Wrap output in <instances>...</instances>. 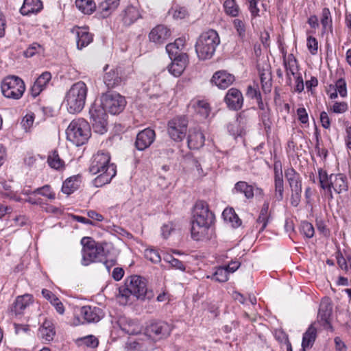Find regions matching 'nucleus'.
Segmentation results:
<instances>
[{
  "label": "nucleus",
  "mask_w": 351,
  "mask_h": 351,
  "mask_svg": "<svg viewBox=\"0 0 351 351\" xmlns=\"http://www.w3.org/2000/svg\"><path fill=\"white\" fill-rule=\"evenodd\" d=\"M214 219L215 215L209 210L207 203L204 201L197 202L191 223V237L195 241L208 239L209 229Z\"/></svg>",
  "instance_id": "f03ea898"
},
{
  "label": "nucleus",
  "mask_w": 351,
  "mask_h": 351,
  "mask_svg": "<svg viewBox=\"0 0 351 351\" xmlns=\"http://www.w3.org/2000/svg\"><path fill=\"white\" fill-rule=\"evenodd\" d=\"M76 43L78 49L88 45V31L86 27H78L76 32Z\"/></svg>",
  "instance_id": "ea45409f"
},
{
  "label": "nucleus",
  "mask_w": 351,
  "mask_h": 351,
  "mask_svg": "<svg viewBox=\"0 0 351 351\" xmlns=\"http://www.w3.org/2000/svg\"><path fill=\"white\" fill-rule=\"evenodd\" d=\"M337 258L338 265L346 272L351 274V257L349 256L346 259L342 254H339Z\"/></svg>",
  "instance_id": "8fccbe9b"
},
{
  "label": "nucleus",
  "mask_w": 351,
  "mask_h": 351,
  "mask_svg": "<svg viewBox=\"0 0 351 351\" xmlns=\"http://www.w3.org/2000/svg\"><path fill=\"white\" fill-rule=\"evenodd\" d=\"M42 51L40 45L35 43L31 45L25 51L24 54L27 58H31L36 53H38Z\"/></svg>",
  "instance_id": "13d9d810"
},
{
  "label": "nucleus",
  "mask_w": 351,
  "mask_h": 351,
  "mask_svg": "<svg viewBox=\"0 0 351 351\" xmlns=\"http://www.w3.org/2000/svg\"><path fill=\"white\" fill-rule=\"evenodd\" d=\"M224 220L229 221L234 228L239 227L241 224V220L239 218L234 210L232 208L224 209L222 213Z\"/></svg>",
  "instance_id": "e433bc0d"
},
{
  "label": "nucleus",
  "mask_w": 351,
  "mask_h": 351,
  "mask_svg": "<svg viewBox=\"0 0 351 351\" xmlns=\"http://www.w3.org/2000/svg\"><path fill=\"white\" fill-rule=\"evenodd\" d=\"M286 55L284 56V64L285 69L287 72V75H289V70L292 69L296 63V59L293 56V54H289L288 56L287 60L285 58Z\"/></svg>",
  "instance_id": "0e129e2a"
},
{
  "label": "nucleus",
  "mask_w": 351,
  "mask_h": 351,
  "mask_svg": "<svg viewBox=\"0 0 351 351\" xmlns=\"http://www.w3.org/2000/svg\"><path fill=\"white\" fill-rule=\"evenodd\" d=\"M90 113L91 125L94 132L99 134H104L108 130V115L102 108L97 107L96 100L93 106Z\"/></svg>",
  "instance_id": "9d476101"
},
{
  "label": "nucleus",
  "mask_w": 351,
  "mask_h": 351,
  "mask_svg": "<svg viewBox=\"0 0 351 351\" xmlns=\"http://www.w3.org/2000/svg\"><path fill=\"white\" fill-rule=\"evenodd\" d=\"M306 47L312 55H315L318 50V42L317 39L312 36H308L306 40Z\"/></svg>",
  "instance_id": "603ef678"
},
{
  "label": "nucleus",
  "mask_w": 351,
  "mask_h": 351,
  "mask_svg": "<svg viewBox=\"0 0 351 351\" xmlns=\"http://www.w3.org/2000/svg\"><path fill=\"white\" fill-rule=\"evenodd\" d=\"M233 194H243L247 199H251L254 196V188L252 185L249 184L245 181H239L232 190Z\"/></svg>",
  "instance_id": "cd10ccee"
},
{
  "label": "nucleus",
  "mask_w": 351,
  "mask_h": 351,
  "mask_svg": "<svg viewBox=\"0 0 351 351\" xmlns=\"http://www.w3.org/2000/svg\"><path fill=\"white\" fill-rule=\"evenodd\" d=\"M49 165L56 170L62 169L64 166V162L60 158L58 152L53 151L47 158Z\"/></svg>",
  "instance_id": "a19ab883"
},
{
  "label": "nucleus",
  "mask_w": 351,
  "mask_h": 351,
  "mask_svg": "<svg viewBox=\"0 0 351 351\" xmlns=\"http://www.w3.org/2000/svg\"><path fill=\"white\" fill-rule=\"evenodd\" d=\"M110 156L108 152H98L91 158L89 165V172L93 174L99 173L104 171L110 163Z\"/></svg>",
  "instance_id": "f8f14e48"
},
{
  "label": "nucleus",
  "mask_w": 351,
  "mask_h": 351,
  "mask_svg": "<svg viewBox=\"0 0 351 351\" xmlns=\"http://www.w3.org/2000/svg\"><path fill=\"white\" fill-rule=\"evenodd\" d=\"M330 184L331 189L339 194L346 191L348 188L346 177L341 173L330 175Z\"/></svg>",
  "instance_id": "a878e982"
},
{
  "label": "nucleus",
  "mask_w": 351,
  "mask_h": 351,
  "mask_svg": "<svg viewBox=\"0 0 351 351\" xmlns=\"http://www.w3.org/2000/svg\"><path fill=\"white\" fill-rule=\"evenodd\" d=\"M332 307L328 299L322 300L318 312V320L325 329L332 330L330 317L332 315Z\"/></svg>",
  "instance_id": "ddd939ff"
},
{
  "label": "nucleus",
  "mask_w": 351,
  "mask_h": 351,
  "mask_svg": "<svg viewBox=\"0 0 351 351\" xmlns=\"http://www.w3.org/2000/svg\"><path fill=\"white\" fill-rule=\"evenodd\" d=\"M172 328L171 325L165 322H155L151 323L145 329L146 335L155 340H160L167 337Z\"/></svg>",
  "instance_id": "9b49d317"
},
{
  "label": "nucleus",
  "mask_w": 351,
  "mask_h": 351,
  "mask_svg": "<svg viewBox=\"0 0 351 351\" xmlns=\"http://www.w3.org/2000/svg\"><path fill=\"white\" fill-rule=\"evenodd\" d=\"M285 177L291 191L290 204L293 207H297L300 204L302 197V177L293 167L285 170Z\"/></svg>",
  "instance_id": "423d86ee"
},
{
  "label": "nucleus",
  "mask_w": 351,
  "mask_h": 351,
  "mask_svg": "<svg viewBox=\"0 0 351 351\" xmlns=\"http://www.w3.org/2000/svg\"><path fill=\"white\" fill-rule=\"evenodd\" d=\"M246 95L251 99H258L261 97L257 84L249 85L247 88Z\"/></svg>",
  "instance_id": "6e6d98bb"
},
{
  "label": "nucleus",
  "mask_w": 351,
  "mask_h": 351,
  "mask_svg": "<svg viewBox=\"0 0 351 351\" xmlns=\"http://www.w3.org/2000/svg\"><path fill=\"white\" fill-rule=\"evenodd\" d=\"M116 174L117 166L114 163H112L108 165L104 171L100 172V174L93 180V184L96 188L101 187L110 183Z\"/></svg>",
  "instance_id": "aec40b11"
},
{
  "label": "nucleus",
  "mask_w": 351,
  "mask_h": 351,
  "mask_svg": "<svg viewBox=\"0 0 351 351\" xmlns=\"http://www.w3.org/2000/svg\"><path fill=\"white\" fill-rule=\"evenodd\" d=\"M234 81V76L226 71H219L212 77V82L222 89L228 88Z\"/></svg>",
  "instance_id": "4be33fe9"
},
{
  "label": "nucleus",
  "mask_w": 351,
  "mask_h": 351,
  "mask_svg": "<svg viewBox=\"0 0 351 351\" xmlns=\"http://www.w3.org/2000/svg\"><path fill=\"white\" fill-rule=\"evenodd\" d=\"M233 25L239 34V36L243 38L245 36V23L241 19H236L233 21Z\"/></svg>",
  "instance_id": "864d4df0"
},
{
  "label": "nucleus",
  "mask_w": 351,
  "mask_h": 351,
  "mask_svg": "<svg viewBox=\"0 0 351 351\" xmlns=\"http://www.w3.org/2000/svg\"><path fill=\"white\" fill-rule=\"evenodd\" d=\"M298 120L303 124L308 123V116L306 110L304 108H299L297 110Z\"/></svg>",
  "instance_id": "69168bd1"
},
{
  "label": "nucleus",
  "mask_w": 351,
  "mask_h": 351,
  "mask_svg": "<svg viewBox=\"0 0 351 351\" xmlns=\"http://www.w3.org/2000/svg\"><path fill=\"white\" fill-rule=\"evenodd\" d=\"M120 0H106L98 6L101 17L106 18L110 16L119 5Z\"/></svg>",
  "instance_id": "c85d7f7f"
},
{
  "label": "nucleus",
  "mask_w": 351,
  "mask_h": 351,
  "mask_svg": "<svg viewBox=\"0 0 351 351\" xmlns=\"http://www.w3.org/2000/svg\"><path fill=\"white\" fill-rule=\"evenodd\" d=\"M34 121V114L33 113L27 114L21 121L23 129L27 132L33 125Z\"/></svg>",
  "instance_id": "4d7b16f0"
},
{
  "label": "nucleus",
  "mask_w": 351,
  "mask_h": 351,
  "mask_svg": "<svg viewBox=\"0 0 351 351\" xmlns=\"http://www.w3.org/2000/svg\"><path fill=\"white\" fill-rule=\"evenodd\" d=\"M330 109L334 113H343L348 110V105L344 101L335 102Z\"/></svg>",
  "instance_id": "e2e57ef3"
},
{
  "label": "nucleus",
  "mask_w": 351,
  "mask_h": 351,
  "mask_svg": "<svg viewBox=\"0 0 351 351\" xmlns=\"http://www.w3.org/2000/svg\"><path fill=\"white\" fill-rule=\"evenodd\" d=\"M228 271L224 266L217 267L215 272L211 275H208L207 278H210L217 282H225L228 280Z\"/></svg>",
  "instance_id": "4c0bfd02"
},
{
  "label": "nucleus",
  "mask_w": 351,
  "mask_h": 351,
  "mask_svg": "<svg viewBox=\"0 0 351 351\" xmlns=\"http://www.w3.org/2000/svg\"><path fill=\"white\" fill-rule=\"evenodd\" d=\"M145 257L152 263H158L161 261V256L158 250L154 249H146Z\"/></svg>",
  "instance_id": "3c124183"
},
{
  "label": "nucleus",
  "mask_w": 351,
  "mask_h": 351,
  "mask_svg": "<svg viewBox=\"0 0 351 351\" xmlns=\"http://www.w3.org/2000/svg\"><path fill=\"white\" fill-rule=\"evenodd\" d=\"M104 317V313L101 308L89 306V323L98 322Z\"/></svg>",
  "instance_id": "09e8293b"
},
{
  "label": "nucleus",
  "mask_w": 351,
  "mask_h": 351,
  "mask_svg": "<svg viewBox=\"0 0 351 351\" xmlns=\"http://www.w3.org/2000/svg\"><path fill=\"white\" fill-rule=\"evenodd\" d=\"M300 230V232L308 239L312 238L315 234L313 226L307 221H303L301 222Z\"/></svg>",
  "instance_id": "de8ad7c7"
},
{
  "label": "nucleus",
  "mask_w": 351,
  "mask_h": 351,
  "mask_svg": "<svg viewBox=\"0 0 351 351\" xmlns=\"http://www.w3.org/2000/svg\"><path fill=\"white\" fill-rule=\"evenodd\" d=\"M317 330L311 325L304 332L302 337V351H305L306 348L311 347L316 339Z\"/></svg>",
  "instance_id": "473e14b6"
},
{
  "label": "nucleus",
  "mask_w": 351,
  "mask_h": 351,
  "mask_svg": "<svg viewBox=\"0 0 351 351\" xmlns=\"http://www.w3.org/2000/svg\"><path fill=\"white\" fill-rule=\"evenodd\" d=\"M123 330L129 335H136L141 331V326L136 320H130L123 327Z\"/></svg>",
  "instance_id": "37998d69"
},
{
  "label": "nucleus",
  "mask_w": 351,
  "mask_h": 351,
  "mask_svg": "<svg viewBox=\"0 0 351 351\" xmlns=\"http://www.w3.org/2000/svg\"><path fill=\"white\" fill-rule=\"evenodd\" d=\"M320 122L322 126L325 129H329L330 128V119L328 113L325 111H322L320 113Z\"/></svg>",
  "instance_id": "774afa93"
},
{
  "label": "nucleus",
  "mask_w": 351,
  "mask_h": 351,
  "mask_svg": "<svg viewBox=\"0 0 351 351\" xmlns=\"http://www.w3.org/2000/svg\"><path fill=\"white\" fill-rule=\"evenodd\" d=\"M80 243H81V245H82V258L81 263H82V265L86 266V265H88V262L86 260V255H87L86 249L88 247V237H84L81 239Z\"/></svg>",
  "instance_id": "680f3d73"
},
{
  "label": "nucleus",
  "mask_w": 351,
  "mask_h": 351,
  "mask_svg": "<svg viewBox=\"0 0 351 351\" xmlns=\"http://www.w3.org/2000/svg\"><path fill=\"white\" fill-rule=\"evenodd\" d=\"M33 302V296L30 294H24L18 296L10 307V313L16 317L24 313L25 310Z\"/></svg>",
  "instance_id": "dca6fc26"
},
{
  "label": "nucleus",
  "mask_w": 351,
  "mask_h": 351,
  "mask_svg": "<svg viewBox=\"0 0 351 351\" xmlns=\"http://www.w3.org/2000/svg\"><path fill=\"white\" fill-rule=\"evenodd\" d=\"M274 197L278 202L282 201L284 198L283 179L274 180Z\"/></svg>",
  "instance_id": "a18cd8bd"
},
{
  "label": "nucleus",
  "mask_w": 351,
  "mask_h": 351,
  "mask_svg": "<svg viewBox=\"0 0 351 351\" xmlns=\"http://www.w3.org/2000/svg\"><path fill=\"white\" fill-rule=\"evenodd\" d=\"M258 114L259 121L264 126L266 132H270L272 124L271 119V110L269 109L265 111H258Z\"/></svg>",
  "instance_id": "79ce46f5"
},
{
  "label": "nucleus",
  "mask_w": 351,
  "mask_h": 351,
  "mask_svg": "<svg viewBox=\"0 0 351 351\" xmlns=\"http://www.w3.org/2000/svg\"><path fill=\"white\" fill-rule=\"evenodd\" d=\"M174 230V226L172 222L164 224L161 227V234L163 238L167 239L171 234V232Z\"/></svg>",
  "instance_id": "338daca9"
},
{
  "label": "nucleus",
  "mask_w": 351,
  "mask_h": 351,
  "mask_svg": "<svg viewBox=\"0 0 351 351\" xmlns=\"http://www.w3.org/2000/svg\"><path fill=\"white\" fill-rule=\"evenodd\" d=\"M170 36L171 31L167 27L163 25H158L151 30L149 38L150 41L155 44L162 45L167 41Z\"/></svg>",
  "instance_id": "6ab92c4d"
},
{
  "label": "nucleus",
  "mask_w": 351,
  "mask_h": 351,
  "mask_svg": "<svg viewBox=\"0 0 351 351\" xmlns=\"http://www.w3.org/2000/svg\"><path fill=\"white\" fill-rule=\"evenodd\" d=\"M88 122L84 119H78L71 122L66 130V138L76 146L86 143Z\"/></svg>",
  "instance_id": "39448f33"
},
{
  "label": "nucleus",
  "mask_w": 351,
  "mask_h": 351,
  "mask_svg": "<svg viewBox=\"0 0 351 351\" xmlns=\"http://www.w3.org/2000/svg\"><path fill=\"white\" fill-rule=\"evenodd\" d=\"M223 9L225 13L232 17L239 16L240 8L236 2V0H225L223 3Z\"/></svg>",
  "instance_id": "58836bf2"
},
{
  "label": "nucleus",
  "mask_w": 351,
  "mask_h": 351,
  "mask_svg": "<svg viewBox=\"0 0 351 351\" xmlns=\"http://www.w3.org/2000/svg\"><path fill=\"white\" fill-rule=\"evenodd\" d=\"M219 44L220 38L216 30L210 29L202 32L197 38L195 45L198 58L202 60L210 59Z\"/></svg>",
  "instance_id": "7ed1b4c3"
},
{
  "label": "nucleus",
  "mask_w": 351,
  "mask_h": 351,
  "mask_svg": "<svg viewBox=\"0 0 351 351\" xmlns=\"http://www.w3.org/2000/svg\"><path fill=\"white\" fill-rule=\"evenodd\" d=\"M32 195H40L49 199H53L55 198V193L51 191V188L49 185L46 184L42 187L37 188L32 191Z\"/></svg>",
  "instance_id": "49530a36"
},
{
  "label": "nucleus",
  "mask_w": 351,
  "mask_h": 351,
  "mask_svg": "<svg viewBox=\"0 0 351 351\" xmlns=\"http://www.w3.org/2000/svg\"><path fill=\"white\" fill-rule=\"evenodd\" d=\"M80 186V180L78 176H73L66 179L62 184V191L70 195L76 191Z\"/></svg>",
  "instance_id": "f704fd0d"
},
{
  "label": "nucleus",
  "mask_w": 351,
  "mask_h": 351,
  "mask_svg": "<svg viewBox=\"0 0 351 351\" xmlns=\"http://www.w3.org/2000/svg\"><path fill=\"white\" fill-rule=\"evenodd\" d=\"M171 64L168 66L169 72L175 77H179L185 70L188 63L189 57L186 53H181L180 56L173 57Z\"/></svg>",
  "instance_id": "4468645a"
},
{
  "label": "nucleus",
  "mask_w": 351,
  "mask_h": 351,
  "mask_svg": "<svg viewBox=\"0 0 351 351\" xmlns=\"http://www.w3.org/2000/svg\"><path fill=\"white\" fill-rule=\"evenodd\" d=\"M88 315V308L86 306L81 307L76 306L74 308L73 319L71 323L72 326H79L80 324H85L88 319L86 315Z\"/></svg>",
  "instance_id": "2f4dec72"
},
{
  "label": "nucleus",
  "mask_w": 351,
  "mask_h": 351,
  "mask_svg": "<svg viewBox=\"0 0 351 351\" xmlns=\"http://www.w3.org/2000/svg\"><path fill=\"white\" fill-rule=\"evenodd\" d=\"M269 217L265 215H259L256 222V228L258 229V232H263L267 226Z\"/></svg>",
  "instance_id": "052dcab7"
},
{
  "label": "nucleus",
  "mask_w": 351,
  "mask_h": 351,
  "mask_svg": "<svg viewBox=\"0 0 351 351\" xmlns=\"http://www.w3.org/2000/svg\"><path fill=\"white\" fill-rule=\"evenodd\" d=\"M117 295L118 302L123 306L132 303V296L140 300H150L154 293L147 287L145 278L139 276H131L125 280L124 285L120 286Z\"/></svg>",
  "instance_id": "f257e3e1"
},
{
  "label": "nucleus",
  "mask_w": 351,
  "mask_h": 351,
  "mask_svg": "<svg viewBox=\"0 0 351 351\" xmlns=\"http://www.w3.org/2000/svg\"><path fill=\"white\" fill-rule=\"evenodd\" d=\"M321 24L322 25V32L325 33L327 30L332 31V21L330 11L328 8H324L322 11Z\"/></svg>",
  "instance_id": "c9c22d12"
},
{
  "label": "nucleus",
  "mask_w": 351,
  "mask_h": 351,
  "mask_svg": "<svg viewBox=\"0 0 351 351\" xmlns=\"http://www.w3.org/2000/svg\"><path fill=\"white\" fill-rule=\"evenodd\" d=\"M185 46V39L179 38L176 39L174 43H169L166 46V51L168 53L169 58L173 59V57L180 56V53H183L182 50Z\"/></svg>",
  "instance_id": "7c9ffc66"
},
{
  "label": "nucleus",
  "mask_w": 351,
  "mask_h": 351,
  "mask_svg": "<svg viewBox=\"0 0 351 351\" xmlns=\"http://www.w3.org/2000/svg\"><path fill=\"white\" fill-rule=\"evenodd\" d=\"M224 101L230 109L239 110L243 104L242 93L238 89L232 88L227 92Z\"/></svg>",
  "instance_id": "a211bd4d"
},
{
  "label": "nucleus",
  "mask_w": 351,
  "mask_h": 351,
  "mask_svg": "<svg viewBox=\"0 0 351 351\" xmlns=\"http://www.w3.org/2000/svg\"><path fill=\"white\" fill-rule=\"evenodd\" d=\"M3 95L9 99H19L25 90L24 82L19 77L11 75L3 79L1 85Z\"/></svg>",
  "instance_id": "6e6552de"
},
{
  "label": "nucleus",
  "mask_w": 351,
  "mask_h": 351,
  "mask_svg": "<svg viewBox=\"0 0 351 351\" xmlns=\"http://www.w3.org/2000/svg\"><path fill=\"white\" fill-rule=\"evenodd\" d=\"M51 79L49 72L43 73L35 81L31 88V94L34 97H37L46 87Z\"/></svg>",
  "instance_id": "b1692460"
},
{
  "label": "nucleus",
  "mask_w": 351,
  "mask_h": 351,
  "mask_svg": "<svg viewBox=\"0 0 351 351\" xmlns=\"http://www.w3.org/2000/svg\"><path fill=\"white\" fill-rule=\"evenodd\" d=\"M104 82L108 88H114L120 86L123 79L120 75L119 69H112L110 71L106 72L104 77Z\"/></svg>",
  "instance_id": "bb28decb"
},
{
  "label": "nucleus",
  "mask_w": 351,
  "mask_h": 351,
  "mask_svg": "<svg viewBox=\"0 0 351 351\" xmlns=\"http://www.w3.org/2000/svg\"><path fill=\"white\" fill-rule=\"evenodd\" d=\"M105 258L106 252L102 244L89 237V262H102Z\"/></svg>",
  "instance_id": "412c9836"
},
{
  "label": "nucleus",
  "mask_w": 351,
  "mask_h": 351,
  "mask_svg": "<svg viewBox=\"0 0 351 351\" xmlns=\"http://www.w3.org/2000/svg\"><path fill=\"white\" fill-rule=\"evenodd\" d=\"M99 101L97 107L102 108L106 113L108 111L112 114H119L126 105L125 97L114 92L102 94Z\"/></svg>",
  "instance_id": "0eeeda50"
},
{
  "label": "nucleus",
  "mask_w": 351,
  "mask_h": 351,
  "mask_svg": "<svg viewBox=\"0 0 351 351\" xmlns=\"http://www.w3.org/2000/svg\"><path fill=\"white\" fill-rule=\"evenodd\" d=\"M188 121L184 117H176L169 120L167 132L169 137L176 142L182 141L186 136Z\"/></svg>",
  "instance_id": "1a4fd4ad"
},
{
  "label": "nucleus",
  "mask_w": 351,
  "mask_h": 351,
  "mask_svg": "<svg viewBox=\"0 0 351 351\" xmlns=\"http://www.w3.org/2000/svg\"><path fill=\"white\" fill-rule=\"evenodd\" d=\"M43 9V3L40 0H24L21 8V13L27 15L32 13H37Z\"/></svg>",
  "instance_id": "c756f323"
},
{
  "label": "nucleus",
  "mask_w": 351,
  "mask_h": 351,
  "mask_svg": "<svg viewBox=\"0 0 351 351\" xmlns=\"http://www.w3.org/2000/svg\"><path fill=\"white\" fill-rule=\"evenodd\" d=\"M260 79L262 90L265 93L271 92L272 86L271 73L269 69L260 71Z\"/></svg>",
  "instance_id": "72a5a7b5"
},
{
  "label": "nucleus",
  "mask_w": 351,
  "mask_h": 351,
  "mask_svg": "<svg viewBox=\"0 0 351 351\" xmlns=\"http://www.w3.org/2000/svg\"><path fill=\"white\" fill-rule=\"evenodd\" d=\"M156 134L154 130L146 128L138 133L135 141L137 149L143 151L149 147L154 142Z\"/></svg>",
  "instance_id": "2eb2a0df"
},
{
  "label": "nucleus",
  "mask_w": 351,
  "mask_h": 351,
  "mask_svg": "<svg viewBox=\"0 0 351 351\" xmlns=\"http://www.w3.org/2000/svg\"><path fill=\"white\" fill-rule=\"evenodd\" d=\"M195 109L202 119L207 118L210 114L209 104L205 101H197Z\"/></svg>",
  "instance_id": "c03bdc74"
},
{
  "label": "nucleus",
  "mask_w": 351,
  "mask_h": 351,
  "mask_svg": "<svg viewBox=\"0 0 351 351\" xmlns=\"http://www.w3.org/2000/svg\"><path fill=\"white\" fill-rule=\"evenodd\" d=\"M104 217L100 213L95 210H89V225L97 226L99 222L104 220Z\"/></svg>",
  "instance_id": "bf43d9fd"
},
{
  "label": "nucleus",
  "mask_w": 351,
  "mask_h": 351,
  "mask_svg": "<svg viewBox=\"0 0 351 351\" xmlns=\"http://www.w3.org/2000/svg\"><path fill=\"white\" fill-rule=\"evenodd\" d=\"M205 136L202 132L197 128L189 131L188 146L191 149H197L204 145Z\"/></svg>",
  "instance_id": "5701e85b"
},
{
  "label": "nucleus",
  "mask_w": 351,
  "mask_h": 351,
  "mask_svg": "<svg viewBox=\"0 0 351 351\" xmlns=\"http://www.w3.org/2000/svg\"><path fill=\"white\" fill-rule=\"evenodd\" d=\"M335 90L342 97H345L347 95L346 82L343 78H340L336 82Z\"/></svg>",
  "instance_id": "5fc2aeb1"
},
{
  "label": "nucleus",
  "mask_w": 351,
  "mask_h": 351,
  "mask_svg": "<svg viewBox=\"0 0 351 351\" xmlns=\"http://www.w3.org/2000/svg\"><path fill=\"white\" fill-rule=\"evenodd\" d=\"M38 335L43 341H52L56 335V331L52 322L45 319L38 329Z\"/></svg>",
  "instance_id": "393cba45"
},
{
  "label": "nucleus",
  "mask_w": 351,
  "mask_h": 351,
  "mask_svg": "<svg viewBox=\"0 0 351 351\" xmlns=\"http://www.w3.org/2000/svg\"><path fill=\"white\" fill-rule=\"evenodd\" d=\"M87 94L86 84L83 82H78L72 85L66 93L63 101L66 110L70 114L81 112L86 104Z\"/></svg>",
  "instance_id": "20e7f679"
},
{
  "label": "nucleus",
  "mask_w": 351,
  "mask_h": 351,
  "mask_svg": "<svg viewBox=\"0 0 351 351\" xmlns=\"http://www.w3.org/2000/svg\"><path fill=\"white\" fill-rule=\"evenodd\" d=\"M119 17L123 25L130 26L141 18V14L137 6L128 5L121 11Z\"/></svg>",
  "instance_id": "f3484780"
}]
</instances>
